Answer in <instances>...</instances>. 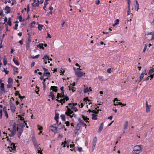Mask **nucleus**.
<instances>
[{
	"mask_svg": "<svg viewBox=\"0 0 154 154\" xmlns=\"http://www.w3.org/2000/svg\"><path fill=\"white\" fill-rule=\"evenodd\" d=\"M40 1L39 0H37V2L35 3L36 6H38L39 5Z\"/></svg>",
	"mask_w": 154,
	"mask_h": 154,
	"instance_id": "nucleus-48",
	"label": "nucleus"
},
{
	"mask_svg": "<svg viewBox=\"0 0 154 154\" xmlns=\"http://www.w3.org/2000/svg\"><path fill=\"white\" fill-rule=\"evenodd\" d=\"M146 69H144V70L143 71L141 74L140 76L139 79H137V80H136V81L138 82V83H140L142 80L143 79L145 75H146L147 74L146 73Z\"/></svg>",
	"mask_w": 154,
	"mask_h": 154,
	"instance_id": "nucleus-7",
	"label": "nucleus"
},
{
	"mask_svg": "<svg viewBox=\"0 0 154 154\" xmlns=\"http://www.w3.org/2000/svg\"><path fill=\"white\" fill-rule=\"evenodd\" d=\"M118 100H117V98H115L114 99V100H113V101H114V106H118V105H121L122 106H122H125L126 104H123V103H118V104H116L115 103V102L116 101H118Z\"/></svg>",
	"mask_w": 154,
	"mask_h": 154,
	"instance_id": "nucleus-16",
	"label": "nucleus"
},
{
	"mask_svg": "<svg viewBox=\"0 0 154 154\" xmlns=\"http://www.w3.org/2000/svg\"><path fill=\"white\" fill-rule=\"evenodd\" d=\"M39 56H40V55L39 54H37L36 55V56L33 57H32V58H33V59H36V58H38Z\"/></svg>",
	"mask_w": 154,
	"mask_h": 154,
	"instance_id": "nucleus-50",
	"label": "nucleus"
},
{
	"mask_svg": "<svg viewBox=\"0 0 154 154\" xmlns=\"http://www.w3.org/2000/svg\"><path fill=\"white\" fill-rule=\"evenodd\" d=\"M154 72V68H152L150 69L149 72V74H151Z\"/></svg>",
	"mask_w": 154,
	"mask_h": 154,
	"instance_id": "nucleus-41",
	"label": "nucleus"
},
{
	"mask_svg": "<svg viewBox=\"0 0 154 154\" xmlns=\"http://www.w3.org/2000/svg\"><path fill=\"white\" fill-rule=\"evenodd\" d=\"M119 19H117L115 21V25H117L119 23Z\"/></svg>",
	"mask_w": 154,
	"mask_h": 154,
	"instance_id": "nucleus-51",
	"label": "nucleus"
},
{
	"mask_svg": "<svg viewBox=\"0 0 154 154\" xmlns=\"http://www.w3.org/2000/svg\"><path fill=\"white\" fill-rule=\"evenodd\" d=\"M97 141V137H94V139H93V140L92 142V148L93 150L95 148V146H96V144Z\"/></svg>",
	"mask_w": 154,
	"mask_h": 154,
	"instance_id": "nucleus-13",
	"label": "nucleus"
},
{
	"mask_svg": "<svg viewBox=\"0 0 154 154\" xmlns=\"http://www.w3.org/2000/svg\"><path fill=\"white\" fill-rule=\"evenodd\" d=\"M80 124H78L77 125V126H76V128H75L76 130H79L80 129Z\"/></svg>",
	"mask_w": 154,
	"mask_h": 154,
	"instance_id": "nucleus-42",
	"label": "nucleus"
},
{
	"mask_svg": "<svg viewBox=\"0 0 154 154\" xmlns=\"http://www.w3.org/2000/svg\"><path fill=\"white\" fill-rule=\"evenodd\" d=\"M88 111L89 112H93L92 114V119L94 120H97V114L98 113V112H97L96 111L94 110H91L90 109L88 110Z\"/></svg>",
	"mask_w": 154,
	"mask_h": 154,
	"instance_id": "nucleus-5",
	"label": "nucleus"
},
{
	"mask_svg": "<svg viewBox=\"0 0 154 154\" xmlns=\"http://www.w3.org/2000/svg\"><path fill=\"white\" fill-rule=\"evenodd\" d=\"M41 149L38 150V153L40 154H43L42 152V151H40Z\"/></svg>",
	"mask_w": 154,
	"mask_h": 154,
	"instance_id": "nucleus-60",
	"label": "nucleus"
},
{
	"mask_svg": "<svg viewBox=\"0 0 154 154\" xmlns=\"http://www.w3.org/2000/svg\"><path fill=\"white\" fill-rule=\"evenodd\" d=\"M18 26V24H16L15 25V26L14 28V29L15 30H17V27Z\"/></svg>",
	"mask_w": 154,
	"mask_h": 154,
	"instance_id": "nucleus-55",
	"label": "nucleus"
},
{
	"mask_svg": "<svg viewBox=\"0 0 154 154\" xmlns=\"http://www.w3.org/2000/svg\"><path fill=\"white\" fill-rule=\"evenodd\" d=\"M91 91L92 90L91 87L88 88L85 86H84V87L83 89V92L84 93L89 92Z\"/></svg>",
	"mask_w": 154,
	"mask_h": 154,
	"instance_id": "nucleus-12",
	"label": "nucleus"
},
{
	"mask_svg": "<svg viewBox=\"0 0 154 154\" xmlns=\"http://www.w3.org/2000/svg\"><path fill=\"white\" fill-rule=\"evenodd\" d=\"M43 44L42 43L39 44L38 45H37V46L38 48H39L40 49H44V48L43 47Z\"/></svg>",
	"mask_w": 154,
	"mask_h": 154,
	"instance_id": "nucleus-25",
	"label": "nucleus"
},
{
	"mask_svg": "<svg viewBox=\"0 0 154 154\" xmlns=\"http://www.w3.org/2000/svg\"><path fill=\"white\" fill-rule=\"evenodd\" d=\"M7 140H8V143L10 144V146H8V148H9V150L11 151L12 150H14L16 148V147L15 146L14 144L13 143H11V141L9 140L8 139H7Z\"/></svg>",
	"mask_w": 154,
	"mask_h": 154,
	"instance_id": "nucleus-6",
	"label": "nucleus"
},
{
	"mask_svg": "<svg viewBox=\"0 0 154 154\" xmlns=\"http://www.w3.org/2000/svg\"><path fill=\"white\" fill-rule=\"evenodd\" d=\"M5 10L7 11V13H9L10 12V8L8 6H6L5 8Z\"/></svg>",
	"mask_w": 154,
	"mask_h": 154,
	"instance_id": "nucleus-32",
	"label": "nucleus"
},
{
	"mask_svg": "<svg viewBox=\"0 0 154 154\" xmlns=\"http://www.w3.org/2000/svg\"><path fill=\"white\" fill-rule=\"evenodd\" d=\"M147 35H150V36L151 37V40H154V32H150L149 33H148L146 34Z\"/></svg>",
	"mask_w": 154,
	"mask_h": 154,
	"instance_id": "nucleus-17",
	"label": "nucleus"
},
{
	"mask_svg": "<svg viewBox=\"0 0 154 154\" xmlns=\"http://www.w3.org/2000/svg\"><path fill=\"white\" fill-rule=\"evenodd\" d=\"M18 69L17 68L15 67L14 69V73L15 74L16 73H18Z\"/></svg>",
	"mask_w": 154,
	"mask_h": 154,
	"instance_id": "nucleus-38",
	"label": "nucleus"
},
{
	"mask_svg": "<svg viewBox=\"0 0 154 154\" xmlns=\"http://www.w3.org/2000/svg\"><path fill=\"white\" fill-rule=\"evenodd\" d=\"M65 124L66 125V126H69V122L67 121L65 122Z\"/></svg>",
	"mask_w": 154,
	"mask_h": 154,
	"instance_id": "nucleus-61",
	"label": "nucleus"
},
{
	"mask_svg": "<svg viewBox=\"0 0 154 154\" xmlns=\"http://www.w3.org/2000/svg\"><path fill=\"white\" fill-rule=\"evenodd\" d=\"M70 140H67V141H65L64 142H62V143L61 145H63V147H65L66 146L67 147V148L69 147V144Z\"/></svg>",
	"mask_w": 154,
	"mask_h": 154,
	"instance_id": "nucleus-15",
	"label": "nucleus"
},
{
	"mask_svg": "<svg viewBox=\"0 0 154 154\" xmlns=\"http://www.w3.org/2000/svg\"><path fill=\"white\" fill-rule=\"evenodd\" d=\"M44 75L48 77L47 79L50 77V74L49 72H44L43 74Z\"/></svg>",
	"mask_w": 154,
	"mask_h": 154,
	"instance_id": "nucleus-23",
	"label": "nucleus"
},
{
	"mask_svg": "<svg viewBox=\"0 0 154 154\" xmlns=\"http://www.w3.org/2000/svg\"><path fill=\"white\" fill-rule=\"evenodd\" d=\"M44 26L43 25H41L40 24H38V29L40 31L42 29Z\"/></svg>",
	"mask_w": 154,
	"mask_h": 154,
	"instance_id": "nucleus-35",
	"label": "nucleus"
},
{
	"mask_svg": "<svg viewBox=\"0 0 154 154\" xmlns=\"http://www.w3.org/2000/svg\"><path fill=\"white\" fill-rule=\"evenodd\" d=\"M95 3L96 5H98L100 3V1L99 0H97L96 1Z\"/></svg>",
	"mask_w": 154,
	"mask_h": 154,
	"instance_id": "nucleus-59",
	"label": "nucleus"
},
{
	"mask_svg": "<svg viewBox=\"0 0 154 154\" xmlns=\"http://www.w3.org/2000/svg\"><path fill=\"white\" fill-rule=\"evenodd\" d=\"M128 121H126L125 122V124L124 125V129L125 130V129H127L128 128Z\"/></svg>",
	"mask_w": 154,
	"mask_h": 154,
	"instance_id": "nucleus-36",
	"label": "nucleus"
},
{
	"mask_svg": "<svg viewBox=\"0 0 154 154\" xmlns=\"http://www.w3.org/2000/svg\"><path fill=\"white\" fill-rule=\"evenodd\" d=\"M58 119H59V116L58 115L56 114L55 115V116L54 117V119L56 121V122L57 124H58Z\"/></svg>",
	"mask_w": 154,
	"mask_h": 154,
	"instance_id": "nucleus-27",
	"label": "nucleus"
},
{
	"mask_svg": "<svg viewBox=\"0 0 154 154\" xmlns=\"http://www.w3.org/2000/svg\"><path fill=\"white\" fill-rule=\"evenodd\" d=\"M76 105V104L69 103L68 106H66V108H67V110L65 112V114L66 115L71 118L73 117H76V114L74 113L73 111L72 110L75 112L78 111V109L75 107Z\"/></svg>",
	"mask_w": 154,
	"mask_h": 154,
	"instance_id": "nucleus-1",
	"label": "nucleus"
},
{
	"mask_svg": "<svg viewBox=\"0 0 154 154\" xmlns=\"http://www.w3.org/2000/svg\"><path fill=\"white\" fill-rule=\"evenodd\" d=\"M63 87H62L60 88V90L62 91V92L61 94L58 93L57 95V99H56V100L59 101L60 103H61V104L62 105L64 103L65 101H67L69 100V97L66 96L64 95L63 93Z\"/></svg>",
	"mask_w": 154,
	"mask_h": 154,
	"instance_id": "nucleus-2",
	"label": "nucleus"
},
{
	"mask_svg": "<svg viewBox=\"0 0 154 154\" xmlns=\"http://www.w3.org/2000/svg\"><path fill=\"white\" fill-rule=\"evenodd\" d=\"M16 130V127L15 125H13V130L11 131V134L9 135L10 137H13L15 134Z\"/></svg>",
	"mask_w": 154,
	"mask_h": 154,
	"instance_id": "nucleus-11",
	"label": "nucleus"
},
{
	"mask_svg": "<svg viewBox=\"0 0 154 154\" xmlns=\"http://www.w3.org/2000/svg\"><path fill=\"white\" fill-rule=\"evenodd\" d=\"M25 10L27 11V12H28L29 11V5L27 6V8H25Z\"/></svg>",
	"mask_w": 154,
	"mask_h": 154,
	"instance_id": "nucleus-47",
	"label": "nucleus"
},
{
	"mask_svg": "<svg viewBox=\"0 0 154 154\" xmlns=\"http://www.w3.org/2000/svg\"><path fill=\"white\" fill-rule=\"evenodd\" d=\"M13 61L16 65L19 66V63L18 62L17 60L15 58L13 59Z\"/></svg>",
	"mask_w": 154,
	"mask_h": 154,
	"instance_id": "nucleus-28",
	"label": "nucleus"
},
{
	"mask_svg": "<svg viewBox=\"0 0 154 154\" xmlns=\"http://www.w3.org/2000/svg\"><path fill=\"white\" fill-rule=\"evenodd\" d=\"M22 18L21 16H20L18 18V20L20 21H21Z\"/></svg>",
	"mask_w": 154,
	"mask_h": 154,
	"instance_id": "nucleus-62",
	"label": "nucleus"
},
{
	"mask_svg": "<svg viewBox=\"0 0 154 154\" xmlns=\"http://www.w3.org/2000/svg\"><path fill=\"white\" fill-rule=\"evenodd\" d=\"M7 63V59L5 58H4L3 60V63L5 65H6Z\"/></svg>",
	"mask_w": 154,
	"mask_h": 154,
	"instance_id": "nucleus-44",
	"label": "nucleus"
},
{
	"mask_svg": "<svg viewBox=\"0 0 154 154\" xmlns=\"http://www.w3.org/2000/svg\"><path fill=\"white\" fill-rule=\"evenodd\" d=\"M33 144H34V146L35 148H37L39 146L37 144V143H34Z\"/></svg>",
	"mask_w": 154,
	"mask_h": 154,
	"instance_id": "nucleus-57",
	"label": "nucleus"
},
{
	"mask_svg": "<svg viewBox=\"0 0 154 154\" xmlns=\"http://www.w3.org/2000/svg\"><path fill=\"white\" fill-rule=\"evenodd\" d=\"M17 131L18 133V136L20 137L21 135V134L22 132V130L21 128H19L18 127L17 128Z\"/></svg>",
	"mask_w": 154,
	"mask_h": 154,
	"instance_id": "nucleus-22",
	"label": "nucleus"
},
{
	"mask_svg": "<svg viewBox=\"0 0 154 154\" xmlns=\"http://www.w3.org/2000/svg\"><path fill=\"white\" fill-rule=\"evenodd\" d=\"M7 24L8 25L11 26V22L10 20H8L7 22Z\"/></svg>",
	"mask_w": 154,
	"mask_h": 154,
	"instance_id": "nucleus-54",
	"label": "nucleus"
},
{
	"mask_svg": "<svg viewBox=\"0 0 154 154\" xmlns=\"http://www.w3.org/2000/svg\"><path fill=\"white\" fill-rule=\"evenodd\" d=\"M8 83L9 84H12L13 83V79L11 78H9L8 80Z\"/></svg>",
	"mask_w": 154,
	"mask_h": 154,
	"instance_id": "nucleus-29",
	"label": "nucleus"
},
{
	"mask_svg": "<svg viewBox=\"0 0 154 154\" xmlns=\"http://www.w3.org/2000/svg\"><path fill=\"white\" fill-rule=\"evenodd\" d=\"M79 124H80V125H82L83 126H85V128H86V124H85L80 119H79Z\"/></svg>",
	"mask_w": 154,
	"mask_h": 154,
	"instance_id": "nucleus-24",
	"label": "nucleus"
},
{
	"mask_svg": "<svg viewBox=\"0 0 154 154\" xmlns=\"http://www.w3.org/2000/svg\"><path fill=\"white\" fill-rule=\"evenodd\" d=\"M0 90L2 91H4V92L5 91L4 88V84L3 83H2L1 84Z\"/></svg>",
	"mask_w": 154,
	"mask_h": 154,
	"instance_id": "nucleus-21",
	"label": "nucleus"
},
{
	"mask_svg": "<svg viewBox=\"0 0 154 154\" xmlns=\"http://www.w3.org/2000/svg\"><path fill=\"white\" fill-rule=\"evenodd\" d=\"M49 98H51L53 100L55 99L54 93L53 92L51 91L50 92V95L49 96Z\"/></svg>",
	"mask_w": 154,
	"mask_h": 154,
	"instance_id": "nucleus-20",
	"label": "nucleus"
},
{
	"mask_svg": "<svg viewBox=\"0 0 154 154\" xmlns=\"http://www.w3.org/2000/svg\"><path fill=\"white\" fill-rule=\"evenodd\" d=\"M16 109V107L14 105L12 104L11 105L10 109L11 112L13 113H14L15 112Z\"/></svg>",
	"mask_w": 154,
	"mask_h": 154,
	"instance_id": "nucleus-18",
	"label": "nucleus"
},
{
	"mask_svg": "<svg viewBox=\"0 0 154 154\" xmlns=\"http://www.w3.org/2000/svg\"><path fill=\"white\" fill-rule=\"evenodd\" d=\"M68 88L69 90L71 91L72 92V93H73L74 91H75V90L74 89V88H71L70 87H68Z\"/></svg>",
	"mask_w": 154,
	"mask_h": 154,
	"instance_id": "nucleus-45",
	"label": "nucleus"
},
{
	"mask_svg": "<svg viewBox=\"0 0 154 154\" xmlns=\"http://www.w3.org/2000/svg\"><path fill=\"white\" fill-rule=\"evenodd\" d=\"M12 84H9L7 85V88H9L12 87Z\"/></svg>",
	"mask_w": 154,
	"mask_h": 154,
	"instance_id": "nucleus-52",
	"label": "nucleus"
},
{
	"mask_svg": "<svg viewBox=\"0 0 154 154\" xmlns=\"http://www.w3.org/2000/svg\"><path fill=\"white\" fill-rule=\"evenodd\" d=\"M18 117L20 118V119L21 120H23L24 119V118L23 117L19 115Z\"/></svg>",
	"mask_w": 154,
	"mask_h": 154,
	"instance_id": "nucleus-56",
	"label": "nucleus"
},
{
	"mask_svg": "<svg viewBox=\"0 0 154 154\" xmlns=\"http://www.w3.org/2000/svg\"><path fill=\"white\" fill-rule=\"evenodd\" d=\"M64 127V125H62L61 123H60L59 125H58V129H60L63 128Z\"/></svg>",
	"mask_w": 154,
	"mask_h": 154,
	"instance_id": "nucleus-30",
	"label": "nucleus"
},
{
	"mask_svg": "<svg viewBox=\"0 0 154 154\" xmlns=\"http://www.w3.org/2000/svg\"><path fill=\"white\" fill-rule=\"evenodd\" d=\"M64 72V70L63 69H61L60 70V75H63Z\"/></svg>",
	"mask_w": 154,
	"mask_h": 154,
	"instance_id": "nucleus-49",
	"label": "nucleus"
},
{
	"mask_svg": "<svg viewBox=\"0 0 154 154\" xmlns=\"http://www.w3.org/2000/svg\"><path fill=\"white\" fill-rule=\"evenodd\" d=\"M111 69L110 68H109L107 70V72L109 73H111Z\"/></svg>",
	"mask_w": 154,
	"mask_h": 154,
	"instance_id": "nucleus-63",
	"label": "nucleus"
},
{
	"mask_svg": "<svg viewBox=\"0 0 154 154\" xmlns=\"http://www.w3.org/2000/svg\"><path fill=\"white\" fill-rule=\"evenodd\" d=\"M31 42V38L28 37L26 41V47L27 50H28L30 48V44Z\"/></svg>",
	"mask_w": 154,
	"mask_h": 154,
	"instance_id": "nucleus-9",
	"label": "nucleus"
},
{
	"mask_svg": "<svg viewBox=\"0 0 154 154\" xmlns=\"http://www.w3.org/2000/svg\"><path fill=\"white\" fill-rule=\"evenodd\" d=\"M151 105H148L147 101L146 103V112L148 113L150 111V109L151 107Z\"/></svg>",
	"mask_w": 154,
	"mask_h": 154,
	"instance_id": "nucleus-14",
	"label": "nucleus"
},
{
	"mask_svg": "<svg viewBox=\"0 0 154 154\" xmlns=\"http://www.w3.org/2000/svg\"><path fill=\"white\" fill-rule=\"evenodd\" d=\"M4 112L5 113V115L7 118H8V112L6 110L4 109Z\"/></svg>",
	"mask_w": 154,
	"mask_h": 154,
	"instance_id": "nucleus-39",
	"label": "nucleus"
},
{
	"mask_svg": "<svg viewBox=\"0 0 154 154\" xmlns=\"http://www.w3.org/2000/svg\"><path fill=\"white\" fill-rule=\"evenodd\" d=\"M143 150V146L141 145L134 146L133 149L131 152V154H140Z\"/></svg>",
	"mask_w": 154,
	"mask_h": 154,
	"instance_id": "nucleus-3",
	"label": "nucleus"
},
{
	"mask_svg": "<svg viewBox=\"0 0 154 154\" xmlns=\"http://www.w3.org/2000/svg\"><path fill=\"white\" fill-rule=\"evenodd\" d=\"M136 5H135V9H137V10L138 11V10L139 9V4L137 2V1H136Z\"/></svg>",
	"mask_w": 154,
	"mask_h": 154,
	"instance_id": "nucleus-34",
	"label": "nucleus"
},
{
	"mask_svg": "<svg viewBox=\"0 0 154 154\" xmlns=\"http://www.w3.org/2000/svg\"><path fill=\"white\" fill-rule=\"evenodd\" d=\"M45 79H44L43 81V82H42V84H43V88H44V90H45Z\"/></svg>",
	"mask_w": 154,
	"mask_h": 154,
	"instance_id": "nucleus-40",
	"label": "nucleus"
},
{
	"mask_svg": "<svg viewBox=\"0 0 154 154\" xmlns=\"http://www.w3.org/2000/svg\"><path fill=\"white\" fill-rule=\"evenodd\" d=\"M82 150V147H78L77 150L79 152H81Z\"/></svg>",
	"mask_w": 154,
	"mask_h": 154,
	"instance_id": "nucleus-58",
	"label": "nucleus"
},
{
	"mask_svg": "<svg viewBox=\"0 0 154 154\" xmlns=\"http://www.w3.org/2000/svg\"><path fill=\"white\" fill-rule=\"evenodd\" d=\"M43 69L45 72H48V70L47 69H46L45 68H43Z\"/></svg>",
	"mask_w": 154,
	"mask_h": 154,
	"instance_id": "nucleus-64",
	"label": "nucleus"
},
{
	"mask_svg": "<svg viewBox=\"0 0 154 154\" xmlns=\"http://www.w3.org/2000/svg\"><path fill=\"white\" fill-rule=\"evenodd\" d=\"M147 46V44H145V46H144V48L143 51V52L144 53L145 52V51L146 50Z\"/></svg>",
	"mask_w": 154,
	"mask_h": 154,
	"instance_id": "nucleus-46",
	"label": "nucleus"
},
{
	"mask_svg": "<svg viewBox=\"0 0 154 154\" xmlns=\"http://www.w3.org/2000/svg\"><path fill=\"white\" fill-rule=\"evenodd\" d=\"M32 140L33 144H34V143H37L36 139L34 137H32Z\"/></svg>",
	"mask_w": 154,
	"mask_h": 154,
	"instance_id": "nucleus-43",
	"label": "nucleus"
},
{
	"mask_svg": "<svg viewBox=\"0 0 154 154\" xmlns=\"http://www.w3.org/2000/svg\"><path fill=\"white\" fill-rule=\"evenodd\" d=\"M42 59L45 64L47 63L48 60H52V59L51 58H50L49 56L47 54L45 55L42 58Z\"/></svg>",
	"mask_w": 154,
	"mask_h": 154,
	"instance_id": "nucleus-10",
	"label": "nucleus"
},
{
	"mask_svg": "<svg viewBox=\"0 0 154 154\" xmlns=\"http://www.w3.org/2000/svg\"><path fill=\"white\" fill-rule=\"evenodd\" d=\"M3 71L5 72L6 74H8L9 71L6 70L5 69L3 70Z\"/></svg>",
	"mask_w": 154,
	"mask_h": 154,
	"instance_id": "nucleus-53",
	"label": "nucleus"
},
{
	"mask_svg": "<svg viewBox=\"0 0 154 154\" xmlns=\"http://www.w3.org/2000/svg\"><path fill=\"white\" fill-rule=\"evenodd\" d=\"M103 123H101L100 125V126L99 127V128L98 130V132H100L103 129Z\"/></svg>",
	"mask_w": 154,
	"mask_h": 154,
	"instance_id": "nucleus-31",
	"label": "nucleus"
},
{
	"mask_svg": "<svg viewBox=\"0 0 154 154\" xmlns=\"http://www.w3.org/2000/svg\"><path fill=\"white\" fill-rule=\"evenodd\" d=\"M128 10L127 12V15H129L131 14V10H130V2L129 0H128Z\"/></svg>",
	"mask_w": 154,
	"mask_h": 154,
	"instance_id": "nucleus-19",
	"label": "nucleus"
},
{
	"mask_svg": "<svg viewBox=\"0 0 154 154\" xmlns=\"http://www.w3.org/2000/svg\"><path fill=\"white\" fill-rule=\"evenodd\" d=\"M52 90L53 91L56 92L57 91V87L55 86H51L50 90Z\"/></svg>",
	"mask_w": 154,
	"mask_h": 154,
	"instance_id": "nucleus-26",
	"label": "nucleus"
},
{
	"mask_svg": "<svg viewBox=\"0 0 154 154\" xmlns=\"http://www.w3.org/2000/svg\"><path fill=\"white\" fill-rule=\"evenodd\" d=\"M82 117L83 120L85 121L86 122H88V120H89V119L88 118L83 115L82 116Z\"/></svg>",
	"mask_w": 154,
	"mask_h": 154,
	"instance_id": "nucleus-33",
	"label": "nucleus"
},
{
	"mask_svg": "<svg viewBox=\"0 0 154 154\" xmlns=\"http://www.w3.org/2000/svg\"><path fill=\"white\" fill-rule=\"evenodd\" d=\"M50 129L55 134L57 133V128L56 127L55 124H53L50 126Z\"/></svg>",
	"mask_w": 154,
	"mask_h": 154,
	"instance_id": "nucleus-8",
	"label": "nucleus"
},
{
	"mask_svg": "<svg viewBox=\"0 0 154 154\" xmlns=\"http://www.w3.org/2000/svg\"><path fill=\"white\" fill-rule=\"evenodd\" d=\"M81 66H79V68H76L75 67H73V69L74 71L75 74L78 77H81L82 76L85 77V73L81 71L82 69L80 68Z\"/></svg>",
	"mask_w": 154,
	"mask_h": 154,
	"instance_id": "nucleus-4",
	"label": "nucleus"
},
{
	"mask_svg": "<svg viewBox=\"0 0 154 154\" xmlns=\"http://www.w3.org/2000/svg\"><path fill=\"white\" fill-rule=\"evenodd\" d=\"M61 119L63 121H65V116L63 115H61L60 116Z\"/></svg>",
	"mask_w": 154,
	"mask_h": 154,
	"instance_id": "nucleus-37",
	"label": "nucleus"
}]
</instances>
